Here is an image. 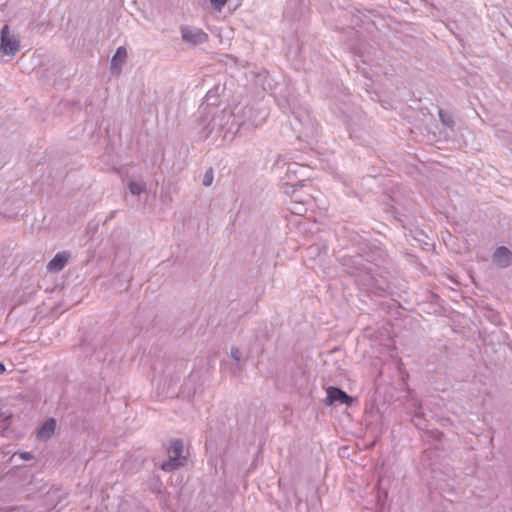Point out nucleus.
I'll return each instance as SVG.
<instances>
[{"instance_id": "nucleus-1", "label": "nucleus", "mask_w": 512, "mask_h": 512, "mask_svg": "<svg viewBox=\"0 0 512 512\" xmlns=\"http://www.w3.org/2000/svg\"><path fill=\"white\" fill-rule=\"evenodd\" d=\"M171 455L169 460L161 465V469L164 471H171L184 465L186 457L182 455L183 442L179 439L171 441L170 447Z\"/></svg>"}, {"instance_id": "nucleus-2", "label": "nucleus", "mask_w": 512, "mask_h": 512, "mask_svg": "<svg viewBox=\"0 0 512 512\" xmlns=\"http://www.w3.org/2000/svg\"><path fill=\"white\" fill-rule=\"evenodd\" d=\"M0 49L6 55H15L19 50V41L9 35V27L7 25L1 30Z\"/></svg>"}, {"instance_id": "nucleus-3", "label": "nucleus", "mask_w": 512, "mask_h": 512, "mask_svg": "<svg viewBox=\"0 0 512 512\" xmlns=\"http://www.w3.org/2000/svg\"><path fill=\"white\" fill-rule=\"evenodd\" d=\"M326 392H327L328 404H332L334 402H340L347 406H351L353 403V398L339 388L331 386L327 389Z\"/></svg>"}, {"instance_id": "nucleus-4", "label": "nucleus", "mask_w": 512, "mask_h": 512, "mask_svg": "<svg viewBox=\"0 0 512 512\" xmlns=\"http://www.w3.org/2000/svg\"><path fill=\"white\" fill-rule=\"evenodd\" d=\"M493 261L500 267H507L512 263V252L508 248L501 246L494 252Z\"/></svg>"}, {"instance_id": "nucleus-5", "label": "nucleus", "mask_w": 512, "mask_h": 512, "mask_svg": "<svg viewBox=\"0 0 512 512\" xmlns=\"http://www.w3.org/2000/svg\"><path fill=\"white\" fill-rule=\"evenodd\" d=\"M70 255L67 252L57 253L54 258L48 263V270L58 272L64 268L68 262Z\"/></svg>"}, {"instance_id": "nucleus-6", "label": "nucleus", "mask_w": 512, "mask_h": 512, "mask_svg": "<svg viewBox=\"0 0 512 512\" xmlns=\"http://www.w3.org/2000/svg\"><path fill=\"white\" fill-rule=\"evenodd\" d=\"M182 37L184 40L192 42L193 44L202 43L208 39V35L201 30L191 31L188 29H183Z\"/></svg>"}, {"instance_id": "nucleus-7", "label": "nucleus", "mask_w": 512, "mask_h": 512, "mask_svg": "<svg viewBox=\"0 0 512 512\" xmlns=\"http://www.w3.org/2000/svg\"><path fill=\"white\" fill-rule=\"evenodd\" d=\"M127 57V51L124 47H119L111 60V68L117 74L120 72L122 64L125 62Z\"/></svg>"}, {"instance_id": "nucleus-8", "label": "nucleus", "mask_w": 512, "mask_h": 512, "mask_svg": "<svg viewBox=\"0 0 512 512\" xmlns=\"http://www.w3.org/2000/svg\"><path fill=\"white\" fill-rule=\"evenodd\" d=\"M56 428V422L54 419L47 420L41 428L38 430V437L41 439L49 438L53 435Z\"/></svg>"}, {"instance_id": "nucleus-9", "label": "nucleus", "mask_w": 512, "mask_h": 512, "mask_svg": "<svg viewBox=\"0 0 512 512\" xmlns=\"http://www.w3.org/2000/svg\"><path fill=\"white\" fill-rule=\"evenodd\" d=\"M213 181V172L212 170L210 169L209 171L206 172V174L204 175V178H203V184L205 186H209L211 185Z\"/></svg>"}, {"instance_id": "nucleus-10", "label": "nucleus", "mask_w": 512, "mask_h": 512, "mask_svg": "<svg viewBox=\"0 0 512 512\" xmlns=\"http://www.w3.org/2000/svg\"><path fill=\"white\" fill-rule=\"evenodd\" d=\"M212 6L218 10L221 11L224 5L226 4L227 0H210Z\"/></svg>"}, {"instance_id": "nucleus-11", "label": "nucleus", "mask_w": 512, "mask_h": 512, "mask_svg": "<svg viewBox=\"0 0 512 512\" xmlns=\"http://www.w3.org/2000/svg\"><path fill=\"white\" fill-rule=\"evenodd\" d=\"M129 189L133 194H140L143 190L142 186L138 183H130Z\"/></svg>"}, {"instance_id": "nucleus-12", "label": "nucleus", "mask_w": 512, "mask_h": 512, "mask_svg": "<svg viewBox=\"0 0 512 512\" xmlns=\"http://www.w3.org/2000/svg\"><path fill=\"white\" fill-rule=\"evenodd\" d=\"M231 353H232V357L235 360L238 361L240 359V351L238 349H232Z\"/></svg>"}, {"instance_id": "nucleus-13", "label": "nucleus", "mask_w": 512, "mask_h": 512, "mask_svg": "<svg viewBox=\"0 0 512 512\" xmlns=\"http://www.w3.org/2000/svg\"><path fill=\"white\" fill-rule=\"evenodd\" d=\"M5 371V366L3 363H0V373H3Z\"/></svg>"}, {"instance_id": "nucleus-14", "label": "nucleus", "mask_w": 512, "mask_h": 512, "mask_svg": "<svg viewBox=\"0 0 512 512\" xmlns=\"http://www.w3.org/2000/svg\"><path fill=\"white\" fill-rule=\"evenodd\" d=\"M21 456L24 459H30V455L28 453H23Z\"/></svg>"}, {"instance_id": "nucleus-15", "label": "nucleus", "mask_w": 512, "mask_h": 512, "mask_svg": "<svg viewBox=\"0 0 512 512\" xmlns=\"http://www.w3.org/2000/svg\"><path fill=\"white\" fill-rule=\"evenodd\" d=\"M439 116L443 120V112H442V110L439 111Z\"/></svg>"}]
</instances>
